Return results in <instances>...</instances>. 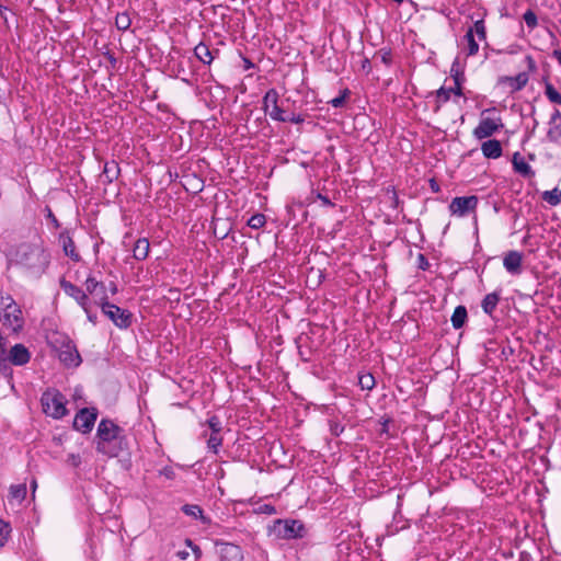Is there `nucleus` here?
Here are the masks:
<instances>
[{"label":"nucleus","mask_w":561,"mask_h":561,"mask_svg":"<svg viewBox=\"0 0 561 561\" xmlns=\"http://www.w3.org/2000/svg\"><path fill=\"white\" fill-rule=\"evenodd\" d=\"M98 415L99 411L96 408L80 409L75 416L73 428L82 434L90 433L94 426Z\"/></svg>","instance_id":"nucleus-9"},{"label":"nucleus","mask_w":561,"mask_h":561,"mask_svg":"<svg viewBox=\"0 0 561 561\" xmlns=\"http://www.w3.org/2000/svg\"><path fill=\"white\" fill-rule=\"evenodd\" d=\"M219 546L220 561H243V553L239 546L230 542H221Z\"/></svg>","instance_id":"nucleus-15"},{"label":"nucleus","mask_w":561,"mask_h":561,"mask_svg":"<svg viewBox=\"0 0 561 561\" xmlns=\"http://www.w3.org/2000/svg\"><path fill=\"white\" fill-rule=\"evenodd\" d=\"M545 95L551 103L561 105V93L548 80H545Z\"/></svg>","instance_id":"nucleus-28"},{"label":"nucleus","mask_w":561,"mask_h":561,"mask_svg":"<svg viewBox=\"0 0 561 561\" xmlns=\"http://www.w3.org/2000/svg\"><path fill=\"white\" fill-rule=\"evenodd\" d=\"M350 94V91L346 89L344 90L343 94L332 99L330 101V104L333 106V107H342L344 104H345V101H346V98L347 95Z\"/></svg>","instance_id":"nucleus-42"},{"label":"nucleus","mask_w":561,"mask_h":561,"mask_svg":"<svg viewBox=\"0 0 561 561\" xmlns=\"http://www.w3.org/2000/svg\"><path fill=\"white\" fill-rule=\"evenodd\" d=\"M150 250V243L147 238H140L136 241L133 249V256L137 261H144L147 259Z\"/></svg>","instance_id":"nucleus-24"},{"label":"nucleus","mask_w":561,"mask_h":561,"mask_svg":"<svg viewBox=\"0 0 561 561\" xmlns=\"http://www.w3.org/2000/svg\"><path fill=\"white\" fill-rule=\"evenodd\" d=\"M550 128L547 133V137L551 141H557L561 138V121L556 122L554 124H549Z\"/></svg>","instance_id":"nucleus-35"},{"label":"nucleus","mask_w":561,"mask_h":561,"mask_svg":"<svg viewBox=\"0 0 561 561\" xmlns=\"http://www.w3.org/2000/svg\"><path fill=\"white\" fill-rule=\"evenodd\" d=\"M523 254L518 251H508L503 259L505 270L512 275L522 273Z\"/></svg>","instance_id":"nucleus-14"},{"label":"nucleus","mask_w":561,"mask_h":561,"mask_svg":"<svg viewBox=\"0 0 561 561\" xmlns=\"http://www.w3.org/2000/svg\"><path fill=\"white\" fill-rule=\"evenodd\" d=\"M118 163L115 161L106 162L104 164L103 172L100 175V181L103 184L112 183L115 179H117L119 174Z\"/></svg>","instance_id":"nucleus-22"},{"label":"nucleus","mask_w":561,"mask_h":561,"mask_svg":"<svg viewBox=\"0 0 561 561\" xmlns=\"http://www.w3.org/2000/svg\"><path fill=\"white\" fill-rule=\"evenodd\" d=\"M358 383L363 390H371L375 387V378L371 374L360 375Z\"/></svg>","instance_id":"nucleus-34"},{"label":"nucleus","mask_w":561,"mask_h":561,"mask_svg":"<svg viewBox=\"0 0 561 561\" xmlns=\"http://www.w3.org/2000/svg\"><path fill=\"white\" fill-rule=\"evenodd\" d=\"M11 363L5 357L0 358V374L8 379L13 377V369L11 368Z\"/></svg>","instance_id":"nucleus-37"},{"label":"nucleus","mask_w":561,"mask_h":561,"mask_svg":"<svg viewBox=\"0 0 561 561\" xmlns=\"http://www.w3.org/2000/svg\"><path fill=\"white\" fill-rule=\"evenodd\" d=\"M10 495L12 499L18 501H23L26 496V485L25 484H16L11 485Z\"/></svg>","instance_id":"nucleus-33"},{"label":"nucleus","mask_w":561,"mask_h":561,"mask_svg":"<svg viewBox=\"0 0 561 561\" xmlns=\"http://www.w3.org/2000/svg\"><path fill=\"white\" fill-rule=\"evenodd\" d=\"M468 319L467 308L462 305H459L455 308L454 313L451 314L450 321L454 329H461Z\"/></svg>","instance_id":"nucleus-25"},{"label":"nucleus","mask_w":561,"mask_h":561,"mask_svg":"<svg viewBox=\"0 0 561 561\" xmlns=\"http://www.w3.org/2000/svg\"><path fill=\"white\" fill-rule=\"evenodd\" d=\"M473 34L476 33L480 41H484L486 38V30L483 20L476 21L473 26Z\"/></svg>","instance_id":"nucleus-38"},{"label":"nucleus","mask_w":561,"mask_h":561,"mask_svg":"<svg viewBox=\"0 0 561 561\" xmlns=\"http://www.w3.org/2000/svg\"><path fill=\"white\" fill-rule=\"evenodd\" d=\"M388 424H389V420H386V421L382 423L381 433H387V432H388Z\"/></svg>","instance_id":"nucleus-64"},{"label":"nucleus","mask_w":561,"mask_h":561,"mask_svg":"<svg viewBox=\"0 0 561 561\" xmlns=\"http://www.w3.org/2000/svg\"><path fill=\"white\" fill-rule=\"evenodd\" d=\"M558 121H561V112L556 108L550 117L549 124H554Z\"/></svg>","instance_id":"nucleus-53"},{"label":"nucleus","mask_w":561,"mask_h":561,"mask_svg":"<svg viewBox=\"0 0 561 561\" xmlns=\"http://www.w3.org/2000/svg\"><path fill=\"white\" fill-rule=\"evenodd\" d=\"M430 186H431L433 192H439V185H438V183L436 182L435 179H431L430 180Z\"/></svg>","instance_id":"nucleus-56"},{"label":"nucleus","mask_w":561,"mask_h":561,"mask_svg":"<svg viewBox=\"0 0 561 561\" xmlns=\"http://www.w3.org/2000/svg\"><path fill=\"white\" fill-rule=\"evenodd\" d=\"M526 59L528 61L529 69H534L535 68L534 59L530 56H527Z\"/></svg>","instance_id":"nucleus-63"},{"label":"nucleus","mask_w":561,"mask_h":561,"mask_svg":"<svg viewBox=\"0 0 561 561\" xmlns=\"http://www.w3.org/2000/svg\"><path fill=\"white\" fill-rule=\"evenodd\" d=\"M104 57L108 60L113 69L116 68L117 59L114 56V54H112L111 51H106L104 53Z\"/></svg>","instance_id":"nucleus-51"},{"label":"nucleus","mask_w":561,"mask_h":561,"mask_svg":"<svg viewBox=\"0 0 561 561\" xmlns=\"http://www.w3.org/2000/svg\"><path fill=\"white\" fill-rule=\"evenodd\" d=\"M125 431L110 419H102L96 428L95 449L108 457H117L127 449Z\"/></svg>","instance_id":"nucleus-1"},{"label":"nucleus","mask_w":561,"mask_h":561,"mask_svg":"<svg viewBox=\"0 0 561 561\" xmlns=\"http://www.w3.org/2000/svg\"><path fill=\"white\" fill-rule=\"evenodd\" d=\"M59 243L62 247L65 255L69 256L75 262H79L81 260L80 254L76 251L75 242L68 230L60 232Z\"/></svg>","instance_id":"nucleus-16"},{"label":"nucleus","mask_w":561,"mask_h":561,"mask_svg":"<svg viewBox=\"0 0 561 561\" xmlns=\"http://www.w3.org/2000/svg\"><path fill=\"white\" fill-rule=\"evenodd\" d=\"M1 306L0 321L2 325L11 330L13 334H19L24 327V318L20 306L11 296L2 297Z\"/></svg>","instance_id":"nucleus-4"},{"label":"nucleus","mask_w":561,"mask_h":561,"mask_svg":"<svg viewBox=\"0 0 561 561\" xmlns=\"http://www.w3.org/2000/svg\"><path fill=\"white\" fill-rule=\"evenodd\" d=\"M362 68L363 70H365L367 73L370 71L371 69V65H370V61L368 58H365L362 62Z\"/></svg>","instance_id":"nucleus-55"},{"label":"nucleus","mask_w":561,"mask_h":561,"mask_svg":"<svg viewBox=\"0 0 561 561\" xmlns=\"http://www.w3.org/2000/svg\"><path fill=\"white\" fill-rule=\"evenodd\" d=\"M169 293L172 295V297H175V295H176V300H179V295H180L179 289H176V288H171V289L169 290Z\"/></svg>","instance_id":"nucleus-61"},{"label":"nucleus","mask_w":561,"mask_h":561,"mask_svg":"<svg viewBox=\"0 0 561 561\" xmlns=\"http://www.w3.org/2000/svg\"><path fill=\"white\" fill-rule=\"evenodd\" d=\"M465 39L468 43V56H473L479 50V45L474 39L473 30L469 28L465 35Z\"/></svg>","instance_id":"nucleus-32"},{"label":"nucleus","mask_w":561,"mask_h":561,"mask_svg":"<svg viewBox=\"0 0 561 561\" xmlns=\"http://www.w3.org/2000/svg\"><path fill=\"white\" fill-rule=\"evenodd\" d=\"M207 424L211 430V433L219 434L221 431V421L217 415H213L207 420Z\"/></svg>","instance_id":"nucleus-41"},{"label":"nucleus","mask_w":561,"mask_h":561,"mask_svg":"<svg viewBox=\"0 0 561 561\" xmlns=\"http://www.w3.org/2000/svg\"><path fill=\"white\" fill-rule=\"evenodd\" d=\"M9 525L4 523L2 519H0V546L4 545V541L7 540V536L9 534Z\"/></svg>","instance_id":"nucleus-45"},{"label":"nucleus","mask_w":561,"mask_h":561,"mask_svg":"<svg viewBox=\"0 0 561 561\" xmlns=\"http://www.w3.org/2000/svg\"><path fill=\"white\" fill-rule=\"evenodd\" d=\"M552 57L556 58L561 66V49H554L552 51Z\"/></svg>","instance_id":"nucleus-57"},{"label":"nucleus","mask_w":561,"mask_h":561,"mask_svg":"<svg viewBox=\"0 0 561 561\" xmlns=\"http://www.w3.org/2000/svg\"><path fill=\"white\" fill-rule=\"evenodd\" d=\"M513 169L516 173L525 179H530L535 175L531 167L522 158L519 152H515L512 159Z\"/></svg>","instance_id":"nucleus-18"},{"label":"nucleus","mask_w":561,"mask_h":561,"mask_svg":"<svg viewBox=\"0 0 561 561\" xmlns=\"http://www.w3.org/2000/svg\"><path fill=\"white\" fill-rule=\"evenodd\" d=\"M58 357L67 367H77L82 362L76 344L68 336H64L60 341Z\"/></svg>","instance_id":"nucleus-8"},{"label":"nucleus","mask_w":561,"mask_h":561,"mask_svg":"<svg viewBox=\"0 0 561 561\" xmlns=\"http://www.w3.org/2000/svg\"><path fill=\"white\" fill-rule=\"evenodd\" d=\"M181 510L187 516H192L194 518H201L204 524L209 523V519L203 515V510L199 505L185 504L182 506Z\"/></svg>","instance_id":"nucleus-26"},{"label":"nucleus","mask_w":561,"mask_h":561,"mask_svg":"<svg viewBox=\"0 0 561 561\" xmlns=\"http://www.w3.org/2000/svg\"><path fill=\"white\" fill-rule=\"evenodd\" d=\"M219 54V50L218 49H215V50H210L209 49V46L204 44V43H199L197 46H195L194 48V55L195 57L201 60L203 64L205 65H210V62L213 61V59L215 58L216 55Z\"/></svg>","instance_id":"nucleus-21"},{"label":"nucleus","mask_w":561,"mask_h":561,"mask_svg":"<svg viewBox=\"0 0 561 561\" xmlns=\"http://www.w3.org/2000/svg\"><path fill=\"white\" fill-rule=\"evenodd\" d=\"M67 463H69L70 466L77 468L81 463V457L79 455H77V454H69L68 458H67Z\"/></svg>","instance_id":"nucleus-46"},{"label":"nucleus","mask_w":561,"mask_h":561,"mask_svg":"<svg viewBox=\"0 0 561 561\" xmlns=\"http://www.w3.org/2000/svg\"><path fill=\"white\" fill-rule=\"evenodd\" d=\"M523 19L526 25L531 30L535 28L538 24L537 15L533 10H527L524 13Z\"/></svg>","instance_id":"nucleus-40"},{"label":"nucleus","mask_w":561,"mask_h":561,"mask_svg":"<svg viewBox=\"0 0 561 561\" xmlns=\"http://www.w3.org/2000/svg\"><path fill=\"white\" fill-rule=\"evenodd\" d=\"M221 443H222V439L219 436V434L211 433V435L209 436V438L207 440V446L210 450H213L215 454H217L219 446H221Z\"/></svg>","instance_id":"nucleus-39"},{"label":"nucleus","mask_w":561,"mask_h":561,"mask_svg":"<svg viewBox=\"0 0 561 561\" xmlns=\"http://www.w3.org/2000/svg\"><path fill=\"white\" fill-rule=\"evenodd\" d=\"M501 127H503V124L500 117L497 118V122L489 117H482L479 125L473 129V136L477 139L489 138Z\"/></svg>","instance_id":"nucleus-11"},{"label":"nucleus","mask_w":561,"mask_h":561,"mask_svg":"<svg viewBox=\"0 0 561 561\" xmlns=\"http://www.w3.org/2000/svg\"><path fill=\"white\" fill-rule=\"evenodd\" d=\"M100 280H98L95 277L93 276H89L85 280V289H87V293L92 295L93 291L96 289V287L100 285Z\"/></svg>","instance_id":"nucleus-43"},{"label":"nucleus","mask_w":561,"mask_h":561,"mask_svg":"<svg viewBox=\"0 0 561 561\" xmlns=\"http://www.w3.org/2000/svg\"><path fill=\"white\" fill-rule=\"evenodd\" d=\"M49 218H51V221L54 224L55 227H59V222L58 220L56 219V217L51 214V211L49 210V215H48Z\"/></svg>","instance_id":"nucleus-60"},{"label":"nucleus","mask_w":561,"mask_h":561,"mask_svg":"<svg viewBox=\"0 0 561 561\" xmlns=\"http://www.w3.org/2000/svg\"><path fill=\"white\" fill-rule=\"evenodd\" d=\"M41 402L43 411L54 419H61L68 413L66 398L56 389L45 391L42 394Z\"/></svg>","instance_id":"nucleus-6"},{"label":"nucleus","mask_w":561,"mask_h":561,"mask_svg":"<svg viewBox=\"0 0 561 561\" xmlns=\"http://www.w3.org/2000/svg\"><path fill=\"white\" fill-rule=\"evenodd\" d=\"M528 82V75L526 72H519L515 77H501L499 83H506L512 91L522 90Z\"/></svg>","instance_id":"nucleus-20"},{"label":"nucleus","mask_w":561,"mask_h":561,"mask_svg":"<svg viewBox=\"0 0 561 561\" xmlns=\"http://www.w3.org/2000/svg\"><path fill=\"white\" fill-rule=\"evenodd\" d=\"M501 299V291H493L484 296L481 307L484 313L492 317L496 306Z\"/></svg>","instance_id":"nucleus-23"},{"label":"nucleus","mask_w":561,"mask_h":561,"mask_svg":"<svg viewBox=\"0 0 561 561\" xmlns=\"http://www.w3.org/2000/svg\"><path fill=\"white\" fill-rule=\"evenodd\" d=\"M481 150L483 156L488 159H497L503 153L501 141L497 139H489L482 142Z\"/></svg>","instance_id":"nucleus-19"},{"label":"nucleus","mask_w":561,"mask_h":561,"mask_svg":"<svg viewBox=\"0 0 561 561\" xmlns=\"http://www.w3.org/2000/svg\"><path fill=\"white\" fill-rule=\"evenodd\" d=\"M265 222L266 218L263 214H255L248 220V226L252 229H260L265 225Z\"/></svg>","instance_id":"nucleus-36"},{"label":"nucleus","mask_w":561,"mask_h":561,"mask_svg":"<svg viewBox=\"0 0 561 561\" xmlns=\"http://www.w3.org/2000/svg\"><path fill=\"white\" fill-rule=\"evenodd\" d=\"M169 293L172 295V297H175V295H176V300H179V295H180L179 289H176V288H171V289L169 290Z\"/></svg>","instance_id":"nucleus-62"},{"label":"nucleus","mask_w":561,"mask_h":561,"mask_svg":"<svg viewBox=\"0 0 561 561\" xmlns=\"http://www.w3.org/2000/svg\"><path fill=\"white\" fill-rule=\"evenodd\" d=\"M377 56L380 57L381 62H383L387 66L391 65L392 61V55L390 49H380L377 53Z\"/></svg>","instance_id":"nucleus-44"},{"label":"nucleus","mask_w":561,"mask_h":561,"mask_svg":"<svg viewBox=\"0 0 561 561\" xmlns=\"http://www.w3.org/2000/svg\"><path fill=\"white\" fill-rule=\"evenodd\" d=\"M317 197L322 202V204L324 206H328V207H333L334 204L330 201V198L325 195H322V194H318Z\"/></svg>","instance_id":"nucleus-52"},{"label":"nucleus","mask_w":561,"mask_h":561,"mask_svg":"<svg viewBox=\"0 0 561 561\" xmlns=\"http://www.w3.org/2000/svg\"><path fill=\"white\" fill-rule=\"evenodd\" d=\"M185 543L192 549L196 559H199L202 557V549L197 545H195L191 539H186Z\"/></svg>","instance_id":"nucleus-47"},{"label":"nucleus","mask_w":561,"mask_h":561,"mask_svg":"<svg viewBox=\"0 0 561 561\" xmlns=\"http://www.w3.org/2000/svg\"><path fill=\"white\" fill-rule=\"evenodd\" d=\"M130 24H131V19L129 16L128 12H122L116 15L115 25L119 31L129 30Z\"/></svg>","instance_id":"nucleus-30"},{"label":"nucleus","mask_w":561,"mask_h":561,"mask_svg":"<svg viewBox=\"0 0 561 561\" xmlns=\"http://www.w3.org/2000/svg\"><path fill=\"white\" fill-rule=\"evenodd\" d=\"M450 73L455 82L454 87V94L457 96H461L463 94L462 92V83L465 82V72L463 68L460 66V61L458 58H456L451 65Z\"/></svg>","instance_id":"nucleus-17"},{"label":"nucleus","mask_w":561,"mask_h":561,"mask_svg":"<svg viewBox=\"0 0 561 561\" xmlns=\"http://www.w3.org/2000/svg\"><path fill=\"white\" fill-rule=\"evenodd\" d=\"M102 312L119 329H127L131 324V313L121 307L106 302L102 307Z\"/></svg>","instance_id":"nucleus-7"},{"label":"nucleus","mask_w":561,"mask_h":561,"mask_svg":"<svg viewBox=\"0 0 561 561\" xmlns=\"http://www.w3.org/2000/svg\"><path fill=\"white\" fill-rule=\"evenodd\" d=\"M18 255L20 262L35 275H42L50 263V254L37 245L22 244Z\"/></svg>","instance_id":"nucleus-2"},{"label":"nucleus","mask_w":561,"mask_h":561,"mask_svg":"<svg viewBox=\"0 0 561 561\" xmlns=\"http://www.w3.org/2000/svg\"><path fill=\"white\" fill-rule=\"evenodd\" d=\"M59 285L65 294L73 298L81 308L87 307L90 300L88 294L84 290L67 280L65 277L59 279Z\"/></svg>","instance_id":"nucleus-12"},{"label":"nucleus","mask_w":561,"mask_h":561,"mask_svg":"<svg viewBox=\"0 0 561 561\" xmlns=\"http://www.w3.org/2000/svg\"><path fill=\"white\" fill-rule=\"evenodd\" d=\"M117 290H118V289H117L116 284H115L114 282H111V283H110V291H111V294H112V295H115V294L117 293Z\"/></svg>","instance_id":"nucleus-58"},{"label":"nucleus","mask_w":561,"mask_h":561,"mask_svg":"<svg viewBox=\"0 0 561 561\" xmlns=\"http://www.w3.org/2000/svg\"><path fill=\"white\" fill-rule=\"evenodd\" d=\"M417 262H419V268H421L423 271H426L430 267L428 260L422 253L419 254Z\"/></svg>","instance_id":"nucleus-49"},{"label":"nucleus","mask_w":561,"mask_h":561,"mask_svg":"<svg viewBox=\"0 0 561 561\" xmlns=\"http://www.w3.org/2000/svg\"><path fill=\"white\" fill-rule=\"evenodd\" d=\"M478 197L476 195L458 196L453 198L448 208L451 215L463 217L471 211H474L478 206Z\"/></svg>","instance_id":"nucleus-10"},{"label":"nucleus","mask_w":561,"mask_h":561,"mask_svg":"<svg viewBox=\"0 0 561 561\" xmlns=\"http://www.w3.org/2000/svg\"><path fill=\"white\" fill-rule=\"evenodd\" d=\"M84 310V312L87 313V318L90 322H92L93 324L96 323L98 321V316L96 313H93L90 309V305L88 304L85 308H82Z\"/></svg>","instance_id":"nucleus-50"},{"label":"nucleus","mask_w":561,"mask_h":561,"mask_svg":"<svg viewBox=\"0 0 561 561\" xmlns=\"http://www.w3.org/2000/svg\"><path fill=\"white\" fill-rule=\"evenodd\" d=\"M262 108L266 115L276 122H290L300 124L305 122V116L300 114L289 113L285 108L278 106V93L275 89H270L262 100Z\"/></svg>","instance_id":"nucleus-3"},{"label":"nucleus","mask_w":561,"mask_h":561,"mask_svg":"<svg viewBox=\"0 0 561 561\" xmlns=\"http://www.w3.org/2000/svg\"><path fill=\"white\" fill-rule=\"evenodd\" d=\"M178 557L181 559V560H185L188 558V552L187 551H179L178 552Z\"/></svg>","instance_id":"nucleus-59"},{"label":"nucleus","mask_w":561,"mask_h":561,"mask_svg":"<svg viewBox=\"0 0 561 561\" xmlns=\"http://www.w3.org/2000/svg\"><path fill=\"white\" fill-rule=\"evenodd\" d=\"M7 358L12 365L24 366L31 359V353L24 344H15L7 354Z\"/></svg>","instance_id":"nucleus-13"},{"label":"nucleus","mask_w":561,"mask_h":561,"mask_svg":"<svg viewBox=\"0 0 561 561\" xmlns=\"http://www.w3.org/2000/svg\"><path fill=\"white\" fill-rule=\"evenodd\" d=\"M453 90H454V88L446 89L445 87H440L436 91V101H437L436 111L440 107L442 103H446L449 101L450 94L451 93L454 94Z\"/></svg>","instance_id":"nucleus-31"},{"label":"nucleus","mask_w":561,"mask_h":561,"mask_svg":"<svg viewBox=\"0 0 561 561\" xmlns=\"http://www.w3.org/2000/svg\"><path fill=\"white\" fill-rule=\"evenodd\" d=\"M270 529L282 539L304 538L307 533L304 523L298 519H275Z\"/></svg>","instance_id":"nucleus-5"},{"label":"nucleus","mask_w":561,"mask_h":561,"mask_svg":"<svg viewBox=\"0 0 561 561\" xmlns=\"http://www.w3.org/2000/svg\"><path fill=\"white\" fill-rule=\"evenodd\" d=\"M330 431L332 435L340 436L341 433L344 431V426L341 425L340 423L332 422L330 425Z\"/></svg>","instance_id":"nucleus-48"},{"label":"nucleus","mask_w":561,"mask_h":561,"mask_svg":"<svg viewBox=\"0 0 561 561\" xmlns=\"http://www.w3.org/2000/svg\"><path fill=\"white\" fill-rule=\"evenodd\" d=\"M94 299V302L102 307L104 304L110 302L108 296L106 293V286L103 282L100 283V285L96 287V289L91 295Z\"/></svg>","instance_id":"nucleus-27"},{"label":"nucleus","mask_w":561,"mask_h":561,"mask_svg":"<svg viewBox=\"0 0 561 561\" xmlns=\"http://www.w3.org/2000/svg\"><path fill=\"white\" fill-rule=\"evenodd\" d=\"M7 339L0 341V358L7 356Z\"/></svg>","instance_id":"nucleus-54"},{"label":"nucleus","mask_w":561,"mask_h":561,"mask_svg":"<svg viewBox=\"0 0 561 561\" xmlns=\"http://www.w3.org/2000/svg\"><path fill=\"white\" fill-rule=\"evenodd\" d=\"M541 198L551 206H556L561 203V191L554 187L551 191H545L541 194Z\"/></svg>","instance_id":"nucleus-29"}]
</instances>
